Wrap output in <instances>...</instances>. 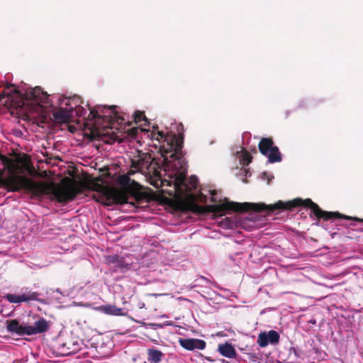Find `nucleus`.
I'll return each mask as SVG.
<instances>
[{
  "label": "nucleus",
  "mask_w": 363,
  "mask_h": 363,
  "mask_svg": "<svg viewBox=\"0 0 363 363\" xmlns=\"http://www.w3.org/2000/svg\"><path fill=\"white\" fill-rule=\"evenodd\" d=\"M0 160L6 164L12 174L6 177H3V171L0 172V188L3 187L8 191H19L24 190L34 197H40L45 195L52 196L60 203H67L72 201L78 194L75 187H62L54 182H35L33 179L23 175H17V171L23 172L20 163H23V168L28 169V164L21 159L13 161L0 154Z\"/></svg>",
  "instance_id": "1"
},
{
  "label": "nucleus",
  "mask_w": 363,
  "mask_h": 363,
  "mask_svg": "<svg viewBox=\"0 0 363 363\" xmlns=\"http://www.w3.org/2000/svg\"><path fill=\"white\" fill-rule=\"evenodd\" d=\"M183 210L191 211L196 213H203L205 211L213 213L218 216L223 215L226 211H232L235 212L245 213L250 211L264 213H272L277 210H282L284 207V202L279 201L274 204L267 205L263 203H238L234 201H226L223 203L208 205L206 207L199 206L195 203H184L182 204Z\"/></svg>",
  "instance_id": "2"
},
{
  "label": "nucleus",
  "mask_w": 363,
  "mask_h": 363,
  "mask_svg": "<svg viewBox=\"0 0 363 363\" xmlns=\"http://www.w3.org/2000/svg\"><path fill=\"white\" fill-rule=\"evenodd\" d=\"M4 99H6L5 104L10 106H19L24 99L38 104L50 105L49 95L39 87H35L24 94L14 84H6L4 90L0 91V102Z\"/></svg>",
  "instance_id": "3"
},
{
  "label": "nucleus",
  "mask_w": 363,
  "mask_h": 363,
  "mask_svg": "<svg viewBox=\"0 0 363 363\" xmlns=\"http://www.w3.org/2000/svg\"><path fill=\"white\" fill-rule=\"evenodd\" d=\"M156 140H161L160 151L166 163L172 160H179L183 157V134L177 135L158 132Z\"/></svg>",
  "instance_id": "4"
},
{
  "label": "nucleus",
  "mask_w": 363,
  "mask_h": 363,
  "mask_svg": "<svg viewBox=\"0 0 363 363\" xmlns=\"http://www.w3.org/2000/svg\"><path fill=\"white\" fill-rule=\"evenodd\" d=\"M303 206L311 209V212L319 219L324 220H335L336 218H345L346 220H354L359 222H363V218H352L347 216H343L338 212H330L322 210L318 204L314 203L311 199H303L296 198L288 202H284L283 209H292L294 208Z\"/></svg>",
  "instance_id": "5"
},
{
  "label": "nucleus",
  "mask_w": 363,
  "mask_h": 363,
  "mask_svg": "<svg viewBox=\"0 0 363 363\" xmlns=\"http://www.w3.org/2000/svg\"><path fill=\"white\" fill-rule=\"evenodd\" d=\"M258 148L262 155L268 157L269 162L275 163L281 161V154L278 147L274 145L272 138H262L258 144Z\"/></svg>",
  "instance_id": "6"
},
{
  "label": "nucleus",
  "mask_w": 363,
  "mask_h": 363,
  "mask_svg": "<svg viewBox=\"0 0 363 363\" xmlns=\"http://www.w3.org/2000/svg\"><path fill=\"white\" fill-rule=\"evenodd\" d=\"M173 182L175 191L182 194L184 191H190L192 189H196L198 184V179L195 176H191L189 178L190 184L189 185L186 183V173L183 172H178L174 175Z\"/></svg>",
  "instance_id": "7"
},
{
  "label": "nucleus",
  "mask_w": 363,
  "mask_h": 363,
  "mask_svg": "<svg viewBox=\"0 0 363 363\" xmlns=\"http://www.w3.org/2000/svg\"><path fill=\"white\" fill-rule=\"evenodd\" d=\"M81 341L69 337L65 340L60 339L57 343L59 354L67 356L74 354L81 350Z\"/></svg>",
  "instance_id": "8"
},
{
  "label": "nucleus",
  "mask_w": 363,
  "mask_h": 363,
  "mask_svg": "<svg viewBox=\"0 0 363 363\" xmlns=\"http://www.w3.org/2000/svg\"><path fill=\"white\" fill-rule=\"evenodd\" d=\"M98 191L105 189L106 196L108 200H111L112 202L118 204H123L127 203L128 197L123 192L117 190L116 189H108L103 185L98 184Z\"/></svg>",
  "instance_id": "9"
},
{
  "label": "nucleus",
  "mask_w": 363,
  "mask_h": 363,
  "mask_svg": "<svg viewBox=\"0 0 363 363\" xmlns=\"http://www.w3.org/2000/svg\"><path fill=\"white\" fill-rule=\"evenodd\" d=\"M179 342L183 348L187 350H194L195 349L201 350L206 347V342L199 339L179 338Z\"/></svg>",
  "instance_id": "10"
},
{
  "label": "nucleus",
  "mask_w": 363,
  "mask_h": 363,
  "mask_svg": "<svg viewBox=\"0 0 363 363\" xmlns=\"http://www.w3.org/2000/svg\"><path fill=\"white\" fill-rule=\"evenodd\" d=\"M153 160L151 158L150 155L145 154L140 157L138 160L132 161V167L138 171L147 170L150 172V168L152 164Z\"/></svg>",
  "instance_id": "11"
},
{
  "label": "nucleus",
  "mask_w": 363,
  "mask_h": 363,
  "mask_svg": "<svg viewBox=\"0 0 363 363\" xmlns=\"http://www.w3.org/2000/svg\"><path fill=\"white\" fill-rule=\"evenodd\" d=\"M146 353L147 359L149 363H160L162 361L165 356L164 353L154 347L147 348Z\"/></svg>",
  "instance_id": "12"
},
{
  "label": "nucleus",
  "mask_w": 363,
  "mask_h": 363,
  "mask_svg": "<svg viewBox=\"0 0 363 363\" xmlns=\"http://www.w3.org/2000/svg\"><path fill=\"white\" fill-rule=\"evenodd\" d=\"M218 351L223 357L228 358H235L237 354L233 345L228 342H225V344H220L218 345Z\"/></svg>",
  "instance_id": "13"
},
{
  "label": "nucleus",
  "mask_w": 363,
  "mask_h": 363,
  "mask_svg": "<svg viewBox=\"0 0 363 363\" xmlns=\"http://www.w3.org/2000/svg\"><path fill=\"white\" fill-rule=\"evenodd\" d=\"M33 335L43 333L48 330L50 325L48 322L43 318L36 320L33 325L31 326Z\"/></svg>",
  "instance_id": "14"
},
{
  "label": "nucleus",
  "mask_w": 363,
  "mask_h": 363,
  "mask_svg": "<svg viewBox=\"0 0 363 363\" xmlns=\"http://www.w3.org/2000/svg\"><path fill=\"white\" fill-rule=\"evenodd\" d=\"M70 111L67 109L60 108L54 112L53 116L58 123H67L70 118Z\"/></svg>",
  "instance_id": "15"
},
{
  "label": "nucleus",
  "mask_w": 363,
  "mask_h": 363,
  "mask_svg": "<svg viewBox=\"0 0 363 363\" xmlns=\"http://www.w3.org/2000/svg\"><path fill=\"white\" fill-rule=\"evenodd\" d=\"M99 311L105 314L111 315H123L122 308H118L113 305H104L99 307Z\"/></svg>",
  "instance_id": "16"
},
{
  "label": "nucleus",
  "mask_w": 363,
  "mask_h": 363,
  "mask_svg": "<svg viewBox=\"0 0 363 363\" xmlns=\"http://www.w3.org/2000/svg\"><path fill=\"white\" fill-rule=\"evenodd\" d=\"M6 330L11 333H15L20 335V331L21 328V324L16 319L7 320L6 322Z\"/></svg>",
  "instance_id": "17"
},
{
  "label": "nucleus",
  "mask_w": 363,
  "mask_h": 363,
  "mask_svg": "<svg viewBox=\"0 0 363 363\" xmlns=\"http://www.w3.org/2000/svg\"><path fill=\"white\" fill-rule=\"evenodd\" d=\"M40 294L37 291L28 292L20 295V302H28L30 301H37L40 303H43V301L39 298Z\"/></svg>",
  "instance_id": "18"
},
{
  "label": "nucleus",
  "mask_w": 363,
  "mask_h": 363,
  "mask_svg": "<svg viewBox=\"0 0 363 363\" xmlns=\"http://www.w3.org/2000/svg\"><path fill=\"white\" fill-rule=\"evenodd\" d=\"M267 337V334L265 332L261 333L258 335L257 343L261 347H264L269 343V338Z\"/></svg>",
  "instance_id": "19"
},
{
  "label": "nucleus",
  "mask_w": 363,
  "mask_h": 363,
  "mask_svg": "<svg viewBox=\"0 0 363 363\" xmlns=\"http://www.w3.org/2000/svg\"><path fill=\"white\" fill-rule=\"evenodd\" d=\"M267 334V337L269 338V343L271 344H277L279 341V334L275 330H270Z\"/></svg>",
  "instance_id": "20"
},
{
  "label": "nucleus",
  "mask_w": 363,
  "mask_h": 363,
  "mask_svg": "<svg viewBox=\"0 0 363 363\" xmlns=\"http://www.w3.org/2000/svg\"><path fill=\"white\" fill-rule=\"evenodd\" d=\"M32 325H28L26 324H21V328L20 331V335H33V330H32Z\"/></svg>",
  "instance_id": "21"
},
{
  "label": "nucleus",
  "mask_w": 363,
  "mask_h": 363,
  "mask_svg": "<svg viewBox=\"0 0 363 363\" xmlns=\"http://www.w3.org/2000/svg\"><path fill=\"white\" fill-rule=\"evenodd\" d=\"M143 121H147V118L145 113L143 111H137L134 113V121L135 123H139Z\"/></svg>",
  "instance_id": "22"
},
{
  "label": "nucleus",
  "mask_w": 363,
  "mask_h": 363,
  "mask_svg": "<svg viewBox=\"0 0 363 363\" xmlns=\"http://www.w3.org/2000/svg\"><path fill=\"white\" fill-rule=\"evenodd\" d=\"M6 299L12 303H18L20 302V295H16L12 294H9L6 296Z\"/></svg>",
  "instance_id": "23"
},
{
  "label": "nucleus",
  "mask_w": 363,
  "mask_h": 363,
  "mask_svg": "<svg viewBox=\"0 0 363 363\" xmlns=\"http://www.w3.org/2000/svg\"><path fill=\"white\" fill-rule=\"evenodd\" d=\"M74 111L78 117H82L86 113V110L80 106L75 107Z\"/></svg>",
  "instance_id": "24"
},
{
  "label": "nucleus",
  "mask_w": 363,
  "mask_h": 363,
  "mask_svg": "<svg viewBox=\"0 0 363 363\" xmlns=\"http://www.w3.org/2000/svg\"><path fill=\"white\" fill-rule=\"evenodd\" d=\"M88 117L90 120H94V119H96L98 118H101V116L99 115L98 112L96 111H95L94 109L90 110Z\"/></svg>",
  "instance_id": "25"
},
{
  "label": "nucleus",
  "mask_w": 363,
  "mask_h": 363,
  "mask_svg": "<svg viewBox=\"0 0 363 363\" xmlns=\"http://www.w3.org/2000/svg\"><path fill=\"white\" fill-rule=\"evenodd\" d=\"M119 260L117 262L116 267L120 269L128 268V264L125 263L122 258H119Z\"/></svg>",
  "instance_id": "26"
},
{
  "label": "nucleus",
  "mask_w": 363,
  "mask_h": 363,
  "mask_svg": "<svg viewBox=\"0 0 363 363\" xmlns=\"http://www.w3.org/2000/svg\"><path fill=\"white\" fill-rule=\"evenodd\" d=\"M119 258L118 256H111V257H109L108 258V262L110 263H117L118 261H120L119 260Z\"/></svg>",
  "instance_id": "27"
},
{
  "label": "nucleus",
  "mask_w": 363,
  "mask_h": 363,
  "mask_svg": "<svg viewBox=\"0 0 363 363\" xmlns=\"http://www.w3.org/2000/svg\"><path fill=\"white\" fill-rule=\"evenodd\" d=\"M244 160H247V164H249L252 162V157L250 155L246 154Z\"/></svg>",
  "instance_id": "28"
},
{
  "label": "nucleus",
  "mask_w": 363,
  "mask_h": 363,
  "mask_svg": "<svg viewBox=\"0 0 363 363\" xmlns=\"http://www.w3.org/2000/svg\"><path fill=\"white\" fill-rule=\"evenodd\" d=\"M138 308H143L145 307V303H139L138 305Z\"/></svg>",
  "instance_id": "29"
},
{
  "label": "nucleus",
  "mask_w": 363,
  "mask_h": 363,
  "mask_svg": "<svg viewBox=\"0 0 363 363\" xmlns=\"http://www.w3.org/2000/svg\"><path fill=\"white\" fill-rule=\"evenodd\" d=\"M137 132H138V130L136 128H133L131 130V134L132 135H135L137 133Z\"/></svg>",
  "instance_id": "30"
},
{
  "label": "nucleus",
  "mask_w": 363,
  "mask_h": 363,
  "mask_svg": "<svg viewBox=\"0 0 363 363\" xmlns=\"http://www.w3.org/2000/svg\"><path fill=\"white\" fill-rule=\"evenodd\" d=\"M211 201L212 202H216V199H215V198H213V197H212V198L211 199Z\"/></svg>",
  "instance_id": "31"
},
{
  "label": "nucleus",
  "mask_w": 363,
  "mask_h": 363,
  "mask_svg": "<svg viewBox=\"0 0 363 363\" xmlns=\"http://www.w3.org/2000/svg\"><path fill=\"white\" fill-rule=\"evenodd\" d=\"M211 194H212L213 196L216 195V191H215V190L212 191H211Z\"/></svg>",
  "instance_id": "32"
}]
</instances>
